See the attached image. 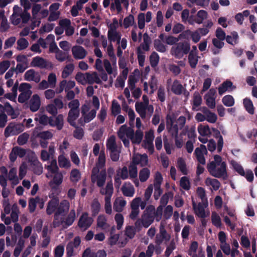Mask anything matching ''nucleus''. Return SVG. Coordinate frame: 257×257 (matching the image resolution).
I'll list each match as a JSON object with an SVG mask.
<instances>
[{
	"instance_id": "obj_45",
	"label": "nucleus",
	"mask_w": 257,
	"mask_h": 257,
	"mask_svg": "<svg viewBox=\"0 0 257 257\" xmlns=\"http://www.w3.org/2000/svg\"><path fill=\"white\" fill-rule=\"evenodd\" d=\"M8 178L10 181H12V183L14 185L19 183V179L17 176V170L15 168L10 169L8 174Z\"/></svg>"
},
{
	"instance_id": "obj_36",
	"label": "nucleus",
	"mask_w": 257,
	"mask_h": 257,
	"mask_svg": "<svg viewBox=\"0 0 257 257\" xmlns=\"http://www.w3.org/2000/svg\"><path fill=\"white\" fill-rule=\"evenodd\" d=\"M79 115V111H69L67 117V120L73 127H77L75 120Z\"/></svg>"
},
{
	"instance_id": "obj_64",
	"label": "nucleus",
	"mask_w": 257,
	"mask_h": 257,
	"mask_svg": "<svg viewBox=\"0 0 257 257\" xmlns=\"http://www.w3.org/2000/svg\"><path fill=\"white\" fill-rule=\"evenodd\" d=\"M81 175L77 169H73L70 173V180L73 182H77L80 179Z\"/></svg>"
},
{
	"instance_id": "obj_21",
	"label": "nucleus",
	"mask_w": 257,
	"mask_h": 257,
	"mask_svg": "<svg viewBox=\"0 0 257 257\" xmlns=\"http://www.w3.org/2000/svg\"><path fill=\"white\" fill-rule=\"evenodd\" d=\"M13 10L14 13L11 16L10 20L13 25H17L20 23L21 21V9L18 6H15Z\"/></svg>"
},
{
	"instance_id": "obj_48",
	"label": "nucleus",
	"mask_w": 257,
	"mask_h": 257,
	"mask_svg": "<svg viewBox=\"0 0 257 257\" xmlns=\"http://www.w3.org/2000/svg\"><path fill=\"white\" fill-rule=\"evenodd\" d=\"M59 165L61 168H68L70 167V162L64 155H61L58 158Z\"/></svg>"
},
{
	"instance_id": "obj_44",
	"label": "nucleus",
	"mask_w": 257,
	"mask_h": 257,
	"mask_svg": "<svg viewBox=\"0 0 257 257\" xmlns=\"http://www.w3.org/2000/svg\"><path fill=\"white\" fill-rule=\"evenodd\" d=\"M150 171L147 168H144L139 172V179L141 182L146 181L150 177Z\"/></svg>"
},
{
	"instance_id": "obj_53",
	"label": "nucleus",
	"mask_w": 257,
	"mask_h": 257,
	"mask_svg": "<svg viewBox=\"0 0 257 257\" xmlns=\"http://www.w3.org/2000/svg\"><path fill=\"white\" fill-rule=\"evenodd\" d=\"M35 119L38 121L40 124L46 125L48 123H50V118L45 114H37L36 115Z\"/></svg>"
},
{
	"instance_id": "obj_51",
	"label": "nucleus",
	"mask_w": 257,
	"mask_h": 257,
	"mask_svg": "<svg viewBox=\"0 0 257 257\" xmlns=\"http://www.w3.org/2000/svg\"><path fill=\"white\" fill-rule=\"evenodd\" d=\"M121 111V107L120 105L116 100H113L112 101L111 106V112L113 115L116 116L119 114Z\"/></svg>"
},
{
	"instance_id": "obj_10",
	"label": "nucleus",
	"mask_w": 257,
	"mask_h": 257,
	"mask_svg": "<svg viewBox=\"0 0 257 257\" xmlns=\"http://www.w3.org/2000/svg\"><path fill=\"white\" fill-rule=\"evenodd\" d=\"M93 222V218L91 217H89L88 213L85 212L83 213L79 218L78 222V226L80 228H84V230H86L90 227Z\"/></svg>"
},
{
	"instance_id": "obj_8",
	"label": "nucleus",
	"mask_w": 257,
	"mask_h": 257,
	"mask_svg": "<svg viewBox=\"0 0 257 257\" xmlns=\"http://www.w3.org/2000/svg\"><path fill=\"white\" fill-rule=\"evenodd\" d=\"M31 65L41 69H51L53 68V65L51 62L40 56L34 57L31 62Z\"/></svg>"
},
{
	"instance_id": "obj_42",
	"label": "nucleus",
	"mask_w": 257,
	"mask_h": 257,
	"mask_svg": "<svg viewBox=\"0 0 257 257\" xmlns=\"http://www.w3.org/2000/svg\"><path fill=\"white\" fill-rule=\"evenodd\" d=\"M207 16L208 14L207 12L204 10H200L197 12L194 21L196 23L200 24L203 23L204 20L207 18Z\"/></svg>"
},
{
	"instance_id": "obj_20",
	"label": "nucleus",
	"mask_w": 257,
	"mask_h": 257,
	"mask_svg": "<svg viewBox=\"0 0 257 257\" xmlns=\"http://www.w3.org/2000/svg\"><path fill=\"white\" fill-rule=\"evenodd\" d=\"M236 88L232 83L228 80L223 82L218 87V93L222 95L226 91H231Z\"/></svg>"
},
{
	"instance_id": "obj_54",
	"label": "nucleus",
	"mask_w": 257,
	"mask_h": 257,
	"mask_svg": "<svg viewBox=\"0 0 257 257\" xmlns=\"http://www.w3.org/2000/svg\"><path fill=\"white\" fill-rule=\"evenodd\" d=\"M207 153L206 147L204 145H200L199 147L195 149L194 154L196 158L204 156V154Z\"/></svg>"
},
{
	"instance_id": "obj_39",
	"label": "nucleus",
	"mask_w": 257,
	"mask_h": 257,
	"mask_svg": "<svg viewBox=\"0 0 257 257\" xmlns=\"http://www.w3.org/2000/svg\"><path fill=\"white\" fill-rule=\"evenodd\" d=\"M121 35L120 33L118 31H114V32H108L107 33V37L108 40L110 42H119L121 39Z\"/></svg>"
},
{
	"instance_id": "obj_18",
	"label": "nucleus",
	"mask_w": 257,
	"mask_h": 257,
	"mask_svg": "<svg viewBox=\"0 0 257 257\" xmlns=\"http://www.w3.org/2000/svg\"><path fill=\"white\" fill-rule=\"evenodd\" d=\"M171 236L167 233V231L164 228L160 229V233L156 236L155 242L157 244H161L163 241L168 242L170 240Z\"/></svg>"
},
{
	"instance_id": "obj_57",
	"label": "nucleus",
	"mask_w": 257,
	"mask_h": 257,
	"mask_svg": "<svg viewBox=\"0 0 257 257\" xmlns=\"http://www.w3.org/2000/svg\"><path fill=\"white\" fill-rule=\"evenodd\" d=\"M107 149L109 151L116 149L117 145L115 142V138L114 136H111L107 140L106 144Z\"/></svg>"
},
{
	"instance_id": "obj_43",
	"label": "nucleus",
	"mask_w": 257,
	"mask_h": 257,
	"mask_svg": "<svg viewBox=\"0 0 257 257\" xmlns=\"http://www.w3.org/2000/svg\"><path fill=\"white\" fill-rule=\"evenodd\" d=\"M205 183L207 186H211L215 191L218 190L220 187V183L216 179L207 178Z\"/></svg>"
},
{
	"instance_id": "obj_60",
	"label": "nucleus",
	"mask_w": 257,
	"mask_h": 257,
	"mask_svg": "<svg viewBox=\"0 0 257 257\" xmlns=\"http://www.w3.org/2000/svg\"><path fill=\"white\" fill-rule=\"evenodd\" d=\"M154 47L158 51L160 52H165L167 50V47L162 41L159 40H156L154 43Z\"/></svg>"
},
{
	"instance_id": "obj_62",
	"label": "nucleus",
	"mask_w": 257,
	"mask_h": 257,
	"mask_svg": "<svg viewBox=\"0 0 257 257\" xmlns=\"http://www.w3.org/2000/svg\"><path fill=\"white\" fill-rule=\"evenodd\" d=\"M47 81L50 85V88H55L57 83V77L56 74L54 73H49L48 76V79Z\"/></svg>"
},
{
	"instance_id": "obj_14",
	"label": "nucleus",
	"mask_w": 257,
	"mask_h": 257,
	"mask_svg": "<svg viewBox=\"0 0 257 257\" xmlns=\"http://www.w3.org/2000/svg\"><path fill=\"white\" fill-rule=\"evenodd\" d=\"M127 135L128 139H130L132 144L136 145H139L141 143L144 136L142 130H136L135 133L134 130L130 131Z\"/></svg>"
},
{
	"instance_id": "obj_1",
	"label": "nucleus",
	"mask_w": 257,
	"mask_h": 257,
	"mask_svg": "<svg viewBox=\"0 0 257 257\" xmlns=\"http://www.w3.org/2000/svg\"><path fill=\"white\" fill-rule=\"evenodd\" d=\"M227 165L225 162L222 161V158L218 155L214 156V161L207 164V169L209 174L217 178L226 180L228 177Z\"/></svg>"
},
{
	"instance_id": "obj_2",
	"label": "nucleus",
	"mask_w": 257,
	"mask_h": 257,
	"mask_svg": "<svg viewBox=\"0 0 257 257\" xmlns=\"http://www.w3.org/2000/svg\"><path fill=\"white\" fill-rule=\"evenodd\" d=\"M81 117L78 120L80 126H83L85 123L92 120L96 116V110L91 109L89 102H86L81 106Z\"/></svg>"
},
{
	"instance_id": "obj_6",
	"label": "nucleus",
	"mask_w": 257,
	"mask_h": 257,
	"mask_svg": "<svg viewBox=\"0 0 257 257\" xmlns=\"http://www.w3.org/2000/svg\"><path fill=\"white\" fill-rule=\"evenodd\" d=\"M136 111L143 119L150 118L154 112L153 105H144L142 102H137L135 104Z\"/></svg>"
},
{
	"instance_id": "obj_13",
	"label": "nucleus",
	"mask_w": 257,
	"mask_h": 257,
	"mask_svg": "<svg viewBox=\"0 0 257 257\" xmlns=\"http://www.w3.org/2000/svg\"><path fill=\"white\" fill-rule=\"evenodd\" d=\"M216 90L214 88L210 89L204 95V98L206 105L210 108H214L216 106Z\"/></svg>"
},
{
	"instance_id": "obj_63",
	"label": "nucleus",
	"mask_w": 257,
	"mask_h": 257,
	"mask_svg": "<svg viewBox=\"0 0 257 257\" xmlns=\"http://www.w3.org/2000/svg\"><path fill=\"white\" fill-rule=\"evenodd\" d=\"M243 104L246 110L250 114H253L254 112V107L253 104L250 99L248 98H245L243 100Z\"/></svg>"
},
{
	"instance_id": "obj_28",
	"label": "nucleus",
	"mask_w": 257,
	"mask_h": 257,
	"mask_svg": "<svg viewBox=\"0 0 257 257\" xmlns=\"http://www.w3.org/2000/svg\"><path fill=\"white\" fill-rule=\"evenodd\" d=\"M126 204V201L122 197H117L113 202V209L117 212H120Z\"/></svg>"
},
{
	"instance_id": "obj_52",
	"label": "nucleus",
	"mask_w": 257,
	"mask_h": 257,
	"mask_svg": "<svg viewBox=\"0 0 257 257\" xmlns=\"http://www.w3.org/2000/svg\"><path fill=\"white\" fill-rule=\"evenodd\" d=\"M183 90L182 85L179 82V81L175 80L173 82L171 90L176 94H180Z\"/></svg>"
},
{
	"instance_id": "obj_27",
	"label": "nucleus",
	"mask_w": 257,
	"mask_h": 257,
	"mask_svg": "<svg viewBox=\"0 0 257 257\" xmlns=\"http://www.w3.org/2000/svg\"><path fill=\"white\" fill-rule=\"evenodd\" d=\"M86 77L87 84H100L101 83L100 77L96 72H86Z\"/></svg>"
},
{
	"instance_id": "obj_4",
	"label": "nucleus",
	"mask_w": 257,
	"mask_h": 257,
	"mask_svg": "<svg viewBox=\"0 0 257 257\" xmlns=\"http://www.w3.org/2000/svg\"><path fill=\"white\" fill-rule=\"evenodd\" d=\"M168 128H181L186 122V118L180 116L176 120V116L174 113H169L166 118Z\"/></svg>"
},
{
	"instance_id": "obj_34",
	"label": "nucleus",
	"mask_w": 257,
	"mask_h": 257,
	"mask_svg": "<svg viewBox=\"0 0 257 257\" xmlns=\"http://www.w3.org/2000/svg\"><path fill=\"white\" fill-rule=\"evenodd\" d=\"M31 167L34 174L40 175L43 173V167L40 162L37 159L32 162Z\"/></svg>"
},
{
	"instance_id": "obj_33",
	"label": "nucleus",
	"mask_w": 257,
	"mask_h": 257,
	"mask_svg": "<svg viewBox=\"0 0 257 257\" xmlns=\"http://www.w3.org/2000/svg\"><path fill=\"white\" fill-rule=\"evenodd\" d=\"M201 111L205 115V119L211 123H214L217 119V115L211 112L208 108L203 107L201 108Z\"/></svg>"
},
{
	"instance_id": "obj_32",
	"label": "nucleus",
	"mask_w": 257,
	"mask_h": 257,
	"mask_svg": "<svg viewBox=\"0 0 257 257\" xmlns=\"http://www.w3.org/2000/svg\"><path fill=\"white\" fill-rule=\"evenodd\" d=\"M212 133H213V136L216 139H218L217 141V152L220 153L222 149L223 145V140L219 130H211Z\"/></svg>"
},
{
	"instance_id": "obj_3",
	"label": "nucleus",
	"mask_w": 257,
	"mask_h": 257,
	"mask_svg": "<svg viewBox=\"0 0 257 257\" xmlns=\"http://www.w3.org/2000/svg\"><path fill=\"white\" fill-rule=\"evenodd\" d=\"M190 50V45L188 41H186L178 43L172 47L171 53L177 58H181L188 53Z\"/></svg>"
},
{
	"instance_id": "obj_29",
	"label": "nucleus",
	"mask_w": 257,
	"mask_h": 257,
	"mask_svg": "<svg viewBox=\"0 0 257 257\" xmlns=\"http://www.w3.org/2000/svg\"><path fill=\"white\" fill-rule=\"evenodd\" d=\"M63 176L62 173H57L55 174L53 181L50 182V186L53 189H57L58 187L61 184L63 181Z\"/></svg>"
},
{
	"instance_id": "obj_22",
	"label": "nucleus",
	"mask_w": 257,
	"mask_h": 257,
	"mask_svg": "<svg viewBox=\"0 0 257 257\" xmlns=\"http://www.w3.org/2000/svg\"><path fill=\"white\" fill-rule=\"evenodd\" d=\"M69 207V202L66 200H63L60 204L59 203L57 210L55 212L58 214H60L61 216H64L68 212Z\"/></svg>"
},
{
	"instance_id": "obj_15",
	"label": "nucleus",
	"mask_w": 257,
	"mask_h": 257,
	"mask_svg": "<svg viewBox=\"0 0 257 257\" xmlns=\"http://www.w3.org/2000/svg\"><path fill=\"white\" fill-rule=\"evenodd\" d=\"M26 154V150L20 147H14L13 148L9 155V159L11 162H14L17 157L20 158L24 157Z\"/></svg>"
},
{
	"instance_id": "obj_41",
	"label": "nucleus",
	"mask_w": 257,
	"mask_h": 257,
	"mask_svg": "<svg viewBox=\"0 0 257 257\" xmlns=\"http://www.w3.org/2000/svg\"><path fill=\"white\" fill-rule=\"evenodd\" d=\"M106 174L105 170H103L100 171L99 174L97 175V185L99 187H102L106 180Z\"/></svg>"
},
{
	"instance_id": "obj_37",
	"label": "nucleus",
	"mask_w": 257,
	"mask_h": 257,
	"mask_svg": "<svg viewBox=\"0 0 257 257\" xmlns=\"http://www.w3.org/2000/svg\"><path fill=\"white\" fill-rule=\"evenodd\" d=\"M106 52L108 56H109L111 62L112 63V65L114 67H115L116 65V57L114 53V49L112 46V44L110 43L107 48H106Z\"/></svg>"
},
{
	"instance_id": "obj_24",
	"label": "nucleus",
	"mask_w": 257,
	"mask_h": 257,
	"mask_svg": "<svg viewBox=\"0 0 257 257\" xmlns=\"http://www.w3.org/2000/svg\"><path fill=\"white\" fill-rule=\"evenodd\" d=\"M75 86V82L74 81H67L66 80H62L59 83L58 93L62 92L64 90H65V91L70 90L72 88H74Z\"/></svg>"
},
{
	"instance_id": "obj_61",
	"label": "nucleus",
	"mask_w": 257,
	"mask_h": 257,
	"mask_svg": "<svg viewBox=\"0 0 257 257\" xmlns=\"http://www.w3.org/2000/svg\"><path fill=\"white\" fill-rule=\"evenodd\" d=\"M180 186L185 190H189L190 188V183L187 177H182L180 181Z\"/></svg>"
},
{
	"instance_id": "obj_25",
	"label": "nucleus",
	"mask_w": 257,
	"mask_h": 257,
	"mask_svg": "<svg viewBox=\"0 0 257 257\" xmlns=\"http://www.w3.org/2000/svg\"><path fill=\"white\" fill-rule=\"evenodd\" d=\"M76 218L75 211L74 209H72L66 216L65 218H63V228H66L71 226Z\"/></svg>"
},
{
	"instance_id": "obj_40",
	"label": "nucleus",
	"mask_w": 257,
	"mask_h": 257,
	"mask_svg": "<svg viewBox=\"0 0 257 257\" xmlns=\"http://www.w3.org/2000/svg\"><path fill=\"white\" fill-rule=\"evenodd\" d=\"M91 209L92 212V216L93 217L96 216L100 211V204L97 199H94L91 204Z\"/></svg>"
},
{
	"instance_id": "obj_58",
	"label": "nucleus",
	"mask_w": 257,
	"mask_h": 257,
	"mask_svg": "<svg viewBox=\"0 0 257 257\" xmlns=\"http://www.w3.org/2000/svg\"><path fill=\"white\" fill-rule=\"evenodd\" d=\"M226 42L231 45H235L237 43L238 36L236 32L231 33V36H227L226 38Z\"/></svg>"
},
{
	"instance_id": "obj_7",
	"label": "nucleus",
	"mask_w": 257,
	"mask_h": 257,
	"mask_svg": "<svg viewBox=\"0 0 257 257\" xmlns=\"http://www.w3.org/2000/svg\"><path fill=\"white\" fill-rule=\"evenodd\" d=\"M31 88V84L27 83H23L20 84L19 88V91L21 92L18 97L19 102H25L30 98L32 93Z\"/></svg>"
},
{
	"instance_id": "obj_17",
	"label": "nucleus",
	"mask_w": 257,
	"mask_h": 257,
	"mask_svg": "<svg viewBox=\"0 0 257 257\" xmlns=\"http://www.w3.org/2000/svg\"><path fill=\"white\" fill-rule=\"evenodd\" d=\"M119 25L124 29H127L131 27H135L137 26L134 16L130 14L125 17L123 20H119Z\"/></svg>"
},
{
	"instance_id": "obj_59",
	"label": "nucleus",
	"mask_w": 257,
	"mask_h": 257,
	"mask_svg": "<svg viewBox=\"0 0 257 257\" xmlns=\"http://www.w3.org/2000/svg\"><path fill=\"white\" fill-rule=\"evenodd\" d=\"M123 194L127 197H133L135 193V189L133 186L127 187L123 185L121 188Z\"/></svg>"
},
{
	"instance_id": "obj_11",
	"label": "nucleus",
	"mask_w": 257,
	"mask_h": 257,
	"mask_svg": "<svg viewBox=\"0 0 257 257\" xmlns=\"http://www.w3.org/2000/svg\"><path fill=\"white\" fill-rule=\"evenodd\" d=\"M122 4L126 9H127L129 6L128 0H113L110 4V10L117 14L120 13L122 11Z\"/></svg>"
},
{
	"instance_id": "obj_9",
	"label": "nucleus",
	"mask_w": 257,
	"mask_h": 257,
	"mask_svg": "<svg viewBox=\"0 0 257 257\" xmlns=\"http://www.w3.org/2000/svg\"><path fill=\"white\" fill-rule=\"evenodd\" d=\"M152 19V13L150 11L147 12L146 14L140 13L137 16L138 27L140 30L144 29L145 27V23H149Z\"/></svg>"
},
{
	"instance_id": "obj_56",
	"label": "nucleus",
	"mask_w": 257,
	"mask_h": 257,
	"mask_svg": "<svg viewBox=\"0 0 257 257\" xmlns=\"http://www.w3.org/2000/svg\"><path fill=\"white\" fill-rule=\"evenodd\" d=\"M211 220L212 224L216 227H220L221 225V220L219 215L215 212L212 213Z\"/></svg>"
},
{
	"instance_id": "obj_5",
	"label": "nucleus",
	"mask_w": 257,
	"mask_h": 257,
	"mask_svg": "<svg viewBox=\"0 0 257 257\" xmlns=\"http://www.w3.org/2000/svg\"><path fill=\"white\" fill-rule=\"evenodd\" d=\"M155 207L150 205L147 207L142 216L141 221L145 227H148L155 219Z\"/></svg>"
},
{
	"instance_id": "obj_31",
	"label": "nucleus",
	"mask_w": 257,
	"mask_h": 257,
	"mask_svg": "<svg viewBox=\"0 0 257 257\" xmlns=\"http://www.w3.org/2000/svg\"><path fill=\"white\" fill-rule=\"evenodd\" d=\"M64 123V116L62 114H59L56 117L50 118V124L52 127L62 128Z\"/></svg>"
},
{
	"instance_id": "obj_12",
	"label": "nucleus",
	"mask_w": 257,
	"mask_h": 257,
	"mask_svg": "<svg viewBox=\"0 0 257 257\" xmlns=\"http://www.w3.org/2000/svg\"><path fill=\"white\" fill-rule=\"evenodd\" d=\"M72 54L76 60L84 59L87 55V51L82 47L79 45H75L71 49Z\"/></svg>"
},
{
	"instance_id": "obj_49",
	"label": "nucleus",
	"mask_w": 257,
	"mask_h": 257,
	"mask_svg": "<svg viewBox=\"0 0 257 257\" xmlns=\"http://www.w3.org/2000/svg\"><path fill=\"white\" fill-rule=\"evenodd\" d=\"M86 78V73L78 72L75 76V79L77 82L83 85L87 84Z\"/></svg>"
},
{
	"instance_id": "obj_30",
	"label": "nucleus",
	"mask_w": 257,
	"mask_h": 257,
	"mask_svg": "<svg viewBox=\"0 0 257 257\" xmlns=\"http://www.w3.org/2000/svg\"><path fill=\"white\" fill-rule=\"evenodd\" d=\"M157 80L156 77L154 76H152L151 81L149 82V85L150 87V91L148 90V86L147 82H145L144 83V90L147 93L153 94L157 88Z\"/></svg>"
},
{
	"instance_id": "obj_16",
	"label": "nucleus",
	"mask_w": 257,
	"mask_h": 257,
	"mask_svg": "<svg viewBox=\"0 0 257 257\" xmlns=\"http://www.w3.org/2000/svg\"><path fill=\"white\" fill-rule=\"evenodd\" d=\"M24 77L25 80L28 81H34L38 83L41 80L40 75L34 69H30L27 71Z\"/></svg>"
},
{
	"instance_id": "obj_26",
	"label": "nucleus",
	"mask_w": 257,
	"mask_h": 257,
	"mask_svg": "<svg viewBox=\"0 0 257 257\" xmlns=\"http://www.w3.org/2000/svg\"><path fill=\"white\" fill-rule=\"evenodd\" d=\"M10 28V25L5 16L4 10L0 11V31L2 33L7 31Z\"/></svg>"
},
{
	"instance_id": "obj_35",
	"label": "nucleus",
	"mask_w": 257,
	"mask_h": 257,
	"mask_svg": "<svg viewBox=\"0 0 257 257\" xmlns=\"http://www.w3.org/2000/svg\"><path fill=\"white\" fill-rule=\"evenodd\" d=\"M74 65L69 63L66 65L63 69L61 76L63 78H67L72 74L74 70Z\"/></svg>"
},
{
	"instance_id": "obj_47",
	"label": "nucleus",
	"mask_w": 257,
	"mask_h": 257,
	"mask_svg": "<svg viewBox=\"0 0 257 257\" xmlns=\"http://www.w3.org/2000/svg\"><path fill=\"white\" fill-rule=\"evenodd\" d=\"M177 167L183 175H187L188 171L185 161L182 158H178L177 160Z\"/></svg>"
},
{
	"instance_id": "obj_46",
	"label": "nucleus",
	"mask_w": 257,
	"mask_h": 257,
	"mask_svg": "<svg viewBox=\"0 0 257 257\" xmlns=\"http://www.w3.org/2000/svg\"><path fill=\"white\" fill-rule=\"evenodd\" d=\"M113 188L111 182L107 183V191L105 192V203H111V197L113 193Z\"/></svg>"
},
{
	"instance_id": "obj_55",
	"label": "nucleus",
	"mask_w": 257,
	"mask_h": 257,
	"mask_svg": "<svg viewBox=\"0 0 257 257\" xmlns=\"http://www.w3.org/2000/svg\"><path fill=\"white\" fill-rule=\"evenodd\" d=\"M189 62L192 68H195L198 62V57L196 52L192 51L189 55Z\"/></svg>"
},
{
	"instance_id": "obj_38",
	"label": "nucleus",
	"mask_w": 257,
	"mask_h": 257,
	"mask_svg": "<svg viewBox=\"0 0 257 257\" xmlns=\"http://www.w3.org/2000/svg\"><path fill=\"white\" fill-rule=\"evenodd\" d=\"M193 208L195 214L199 217L204 218L205 217L204 209L200 203H198L197 206L194 202H193Z\"/></svg>"
},
{
	"instance_id": "obj_50",
	"label": "nucleus",
	"mask_w": 257,
	"mask_h": 257,
	"mask_svg": "<svg viewBox=\"0 0 257 257\" xmlns=\"http://www.w3.org/2000/svg\"><path fill=\"white\" fill-rule=\"evenodd\" d=\"M111 63H112L111 62ZM103 66L108 74H111L113 73L114 70L116 68V65L115 67H114L112 65V64H111L110 62L106 59H105L103 61Z\"/></svg>"
},
{
	"instance_id": "obj_19",
	"label": "nucleus",
	"mask_w": 257,
	"mask_h": 257,
	"mask_svg": "<svg viewBox=\"0 0 257 257\" xmlns=\"http://www.w3.org/2000/svg\"><path fill=\"white\" fill-rule=\"evenodd\" d=\"M59 203L58 197H54L49 201L46 208V213L50 215L55 213Z\"/></svg>"
},
{
	"instance_id": "obj_23",
	"label": "nucleus",
	"mask_w": 257,
	"mask_h": 257,
	"mask_svg": "<svg viewBox=\"0 0 257 257\" xmlns=\"http://www.w3.org/2000/svg\"><path fill=\"white\" fill-rule=\"evenodd\" d=\"M41 105V99L39 95L35 94H34L30 101V109L35 112L37 111Z\"/></svg>"
}]
</instances>
